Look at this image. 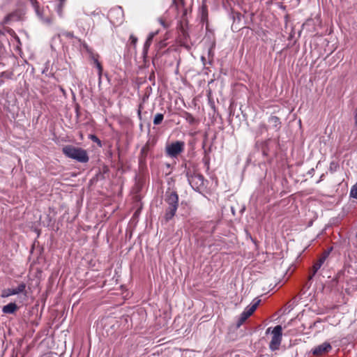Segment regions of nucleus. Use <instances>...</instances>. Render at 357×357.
<instances>
[{"mask_svg": "<svg viewBox=\"0 0 357 357\" xmlns=\"http://www.w3.org/2000/svg\"><path fill=\"white\" fill-rule=\"evenodd\" d=\"M165 202L168 204L165 210V219L169 221L175 215L178 207V195L175 191L167 190L165 192Z\"/></svg>", "mask_w": 357, "mask_h": 357, "instance_id": "f257e3e1", "label": "nucleus"}, {"mask_svg": "<svg viewBox=\"0 0 357 357\" xmlns=\"http://www.w3.org/2000/svg\"><path fill=\"white\" fill-rule=\"evenodd\" d=\"M62 151L68 158L75 160L79 162L86 163L89 160L86 151L79 147L67 145L63 147Z\"/></svg>", "mask_w": 357, "mask_h": 357, "instance_id": "f03ea898", "label": "nucleus"}, {"mask_svg": "<svg viewBox=\"0 0 357 357\" xmlns=\"http://www.w3.org/2000/svg\"><path fill=\"white\" fill-rule=\"evenodd\" d=\"M185 175L189 184L194 190L199 191L204 187V178L202 174L188 169Z\"/></svg>", "mask_w": 357, "mask_h": 357, "instance_id": "7ed1b4c3", "label": "nucleus"}, {"mask_svg": "<svg viewBox=\"0 0 357 357\" xmlns=\"http://www.w3.org/2000/svg\"><path fill=\"white\" fill-rule=\"evenodd\" d=\"M156 143V139L153 138H149L146 143L142 146L140 150V153L138 157L139 164L140 166H145L146 164V159L151 152L153 148L154 147Z\"/></svg>", "mask_w": 357, "mask_h": 357, "instance_id": "20e7f679", "label": "nucleus"}, {"mask_svg": "<svg viewBox=\"0 0 357 357\" xmlns=\"http://www.w3.org/2000/svg\"><path fill=\"white\" fill-rule=\"evenodd\" d=\"M185 143L181 141H176L165 148V153L170 158H177L178 155L184 151Z\"/></svg>", "mask_w": 357, "mask_h": 357, "instance_id": "39448f33", "label": "nucleus"}, {"mask_svg": "<svg viewBox=\"0 0 357 357\" xmlns=\"http://www.w3.org/2000/svg\"><path fill=\"white\" fill-rule=\"evenodd\" d=\"M282 328L280 325L275 326L271 331L272 338L269 343V348L271 350L275 351L278 349L282 341Z\"/></svg>", "mask_w": 357, "mask_h": 357, "instance_id": "423d86ee", "label": "nucleus"}, {"mask_svg": "<svg viewBox=\"0 0 357 357\" xmlns=\"http://www.w3.org/2000/svg\"><path fill=\"white\" fill-rule=\"evenodd\" d=\"M331 250H332V248L325 250L322 253L321 257L319 258V259L314 264L311 273L309 276V280H311L313 278V276L315 275V274L317 273L318 270H319L321 268V267L322 266V265L325 263V261H326L327 258L329 256V254H330Z\"/></svg>", "mask_w": 357, "mask_h": 357, "instance_id": "0eeeda50", "label": "nucleus"}, {"mask_svg": "<svg viewBox=\"0 0 357 357\" xmlns=\"http://www.w3.org/2000/svg\"><path fill=\"white\" fill-rule=\"evenodd\" d=\"M108 16L112 23H121L123 18V11L121 7L114 8L109 10Z\"/></svg>", "mask_w": 357, "mask_h": 357, "instance_id": "6e6552de", "label": "nucleus"}, {"mask_svg": "<svg viewBox=\"0 0 357 357\" xmlns=\"http://www.w3.org/2000/svg\"><path fill=\"white\" fill-rule=\"evenodd\" d=\"M26 289V284L24 282L20 283L17 288H9L2 291V297H8L10 296L16 295L20 293H23Z\"/></svg>", "mask_w": 357, "mask_h": 357, "instance_id": "1a4fd4ad", "label": "nucleus"}, {"mask_svg": "<svg viewBox=\"0 0 357 357\" xmlns=\"http://www.w3.org/2000/svg\"><path fill=\"white\" fill-rule=\"evenodd\" d=\"M331 345L328 342H324L314 348L312 354L315 356H321L331 350Z\"/></svg>", "mask_w": 357, "mask_h": 357, "instance_id": "9d476101", "label": "nucleus"}, {"mask_svg": "<svg viewBox=\"0 0 357 357\" xmlns=\"http://www.w3.org/2000/svg\"><path fill=\"white\" fill-rule=\"evenodd\" d=\"M17 309V306L15 303H10L6 305H4L2 308V312L5 314H13Z\"/></svg>", "mask_w": 357, "mask_h": 357, "instance_id": "9b49d317", "label": "nucleus"}, {"mask_svg": "<svg viewBox=\"0 0 357 357\" xmlns=\"http://www.w3.org/2000/svg\"><path fill=\"white\" fill-rule=\"evenodd\" d=\"M33 7L34 8L35 12L36 15L44 22L47 23H50V20L49 19H43V10H40L38 6V2L36 1L35 3L32 4Z\"/></svg>", "mask_w": 357, "mask_h": 357, "instance_id": "f8f14e48", "label": "nucleus"}, {"mask_svg": "<svg viewBox=\"0 0 357 357\" xmlns=\"http://www.w3.org/2000/svg\"><path fill=\"white\" fill-rule=\"evenodd\" d=\"M260 301H257L255 303H254L253 305H252L251 306H249L243 312L248 315V317H249L255 311V310L257 309V307L259 304Z\"/></svg>", "mask_w": 357, "mask_h": 357, "instance_id": "ddd939ff", "label": "nucleus"}, {"mask_svg": "<svg viewBox=\"0 0 357 357\" xmlns=\"http://www.w3.org/2000/svg\"><path fill=\"white\" fill-rule=\"evenodd\" d=\"M269 123H272L273 126L278 128L279 125L280 124V119L278 116H272L269 118Z\"/></svg>", "mask_w": 357, "mask_h": 357, "instance_id": "4468645a", "label": "nucleus"}, {"mask_svg": "<svg viewBox=\"0 0 357 357\" xmlns=\"http://www.w3.org/2000/svg\"><path fill=\"white\" fill-rule=\"evenodd\" d=\"M164 119V115L160 113H158L155 115L153 119V124L154 125H159L162 123Z\"/></svg>", "mask_w": 357, "mask_h": 357, "instance_id": "2eb2a0df", "label": "nucleus"}, {"mask_svg": "<svg viewBox=\"0 0 357 357\" xmlns=\"http://www.w3.org/2000/svg\"><path fill=\"white\" fill-rule=\"evenodd\" d=\"M184 117L185 120L190 124H194L196 121L195 119L190 113L185 112Z\"/></svg>", "mask_w": 357, "mask_h": 357, "instance_id": "dca6fc26", "label": "nucleus"}, {"mask_svg": "<svg viewBox=\"0 0 357 357\" xmlns=\"http://www.w3.org/2000/svg\"><path fill=\"white\" fill-rule=\"evenodd\" d=\"M248 318V315H246L243 312L240 316V318H239L238 322H237V327H240Z\"/></svg>", "mask_w": 357, "mask_h": 357, "instance_id": "f3484780", "label": "nucleus"}, {"mask_svg": "<svg viewBox=\"0 0 357 357\" xmlns=\"http://www.w3.org/2000/svg\"><path fill=\"white\" fill-rule=\"evenodd\" d=\"M350 195L351 197L357 199V183L352 186Z\"/></svg>", "mask_w": 357, "mask_h": 357, "instance_id": "a211bd4d", "label": "nucleus"}, {"mask_svg": "<svg viewBox=\"0 0 357 357\" xmlns=\"http://www.w3.org/2000/svg\"><path fill=\"white\" fill-rule=\"evenodd\" d=\"M61 34L62 36H66V38H74L73 33L70 32V31H63V32H61Z\"/></svg>", "mask_w": 357, "mask_h": 357, "instance_id": "6ab92c4d", "label": "nucleus"}, {"mask_svg": "<svg viewBox=\"0 0 357 357\" xmlns=\"http://www.w3.org/2000/svg\"><path fill=\"white\" fill-rule=\"evenodd\" d=\"M151 44V42H150V41H149L147 40L144 43V53L145 54H147L148 50H149Z\"/></svg>", "mask_w": 357, "mask_h": 357, "instance_id": "aec40b11", "label": "nucleus"}, {"mask_svg": "<svg viewBox=\"0 0 357 357\" xmlns=\"http://www.w3.org/2000/svg\"><path fill=\"white\" fill-rule=\"evenodd\" d=\"M89 137L93 142H96L100 146H101V142L96 135H91Z\"/></svg>", "mask_w": 357, "mask_h": 357, "instance_id": "412c9836", "label": "nucleus"}, {"mask_svg": "<svg viewBox=\"0 0 357 357\" xmlns=\"http://www.w3.org/2000/svg\"><path fill=\"white\" fill-rule=\"evenodd\" d=\"M130 40L131 45H132L134 47H135L137 42V38L135 37L134 35H130Z\"/></svg>", "mask_w": 357, "mask_h": 357, "instance_id": "4be33fe9", "label": "nucleus"}, {"mask_svg": "<svg viewBox=\"0 0 357 357\" xmlns=\"http://www.w3.org/2000/svg\"><path fill=\"white\" fill-rule=\"evenodd\" d=\"M15 16V15L14 13H11V14L6 15L4 19V22L8 23Z\"/></svg>", "mask_w": 357, "mask_h": 357, "instance_id": "5701e85b", "label": "nucleus"}, {"mask_svg": "<svg viewBox=\"0 0 357 357\" xmlns=\"http://www.w3.org/2000/svg\"><path fill=\"white\" fill-rule=\"evenodd\" d=\"M158 31H157L155 32L150 33L146 40L152 43L153 38H154V36L155 35L158 34Z\"/></svg>", "mask_w": 357, "mask_h": 357, "instance_id": "b1692460", "label": "nucleus"}, {"mask_svg": "<svg viewBox=\"0 0 357 357\" xmlns=\"http://www.w3.org/2000/svg\"><path fill=\"white\" fill-rule=\"evenodd\" d=\"M95 63H96V65L98 69L99 70V72L101 73V71L102 70L101 64L98 62V60H96Z\"/></svg>", "mask_w": 357, "mask_h": 357, "instance_id": "393cba45", "label": "nucleus"}, {"mask_svg": "<svg viewBox=\"0 0 357 357\" xmlns=\"http://www.w3.org/2000/svg\"><path fill=\"white\" fill-rule=\"evenodd\" d=\"M64 1L65 0H60V4H59V8H58V12L60 13L61 11V8L63 6V3H64Z\"/></svg>", "mask_w": 357, "mask_h": 357, "instance_id": "a878e982", "label": "nucleus"}, {"mask_svg": "<svg viewBox=\"0 0 357 357\" xmlns=\"http://www.w3.org/2000/svg\"><path fill=\"white\" fill-rule=\"evenodd\" d=\"M0 77L9 78L10 77H9V75L6 72H3V73H1Z\"/></svg>", "mask_w": 357, "mask_h": 357, "instance_id": "bb28decb", "label": "nucleus"}, {"mask_svg": "<svg viewBox=\"0 0 357 357\" xmlns=\"http://www.w3.org/2000/svg\"><path fill=\"white\" fill-rule=\"evenodd\" d=\"M158 21H159L160 24L162 26H165V27L166 26V24H165V21H164L162 18H159V19H158Z\"/></svg>", "mask_w": 357, "mask_h": 357, "instance_id": "cd10ccee", "label": "nucleus"}, {"mask_svg": "<svg viewBox=\"0 0 357 357\" xmlns=\"http://www.w3.org/2000/svg\"><path fill=\"white\" fill-rule=\"evenodd\" d=\"M29 1L31 2V5L36 2V0H29Z\"/></svg>", "mask_w": 357, "mask_h": 357, "instance_id": "c85d7f7f", "label": "nucleus"}, {"mask_svg": "<svg viewBox=\"0 0 357 357\" xmlns=\"http://www.w3.org/2000/svg\"><path fill=\"white\" fill-rule=\"evenodd\" d=\"M172 3L174 5L176 6V0H172Z\"/></svg>", "mask_w": 357, "mask_h": 357, "instance_id": "c756f323", "label": "nucleus"}, {"mask_svg": "<svg viewBox=\"0 0 357 357\" xmlns=\"http://www.w3.org/2000/svg\"><path fill=\"white\" fill-rule=\"evenodd\" d=\"M270 331H271V328H268L266 330V333H268L270 332Z\"/></svg>", "mask_w": 357, "mask_h": 357, "instance_id": "7c9ffc66", "label": "nucleus"}, {"mask_svg": "<svg viewBox=\"0 0 357 357\" xmlns=\"http://www.w3.org/2000/svg\"><path fill=\"white\" fill-rule=\"evenodd\" d=\"M77 25H79V20H77Z\"/></svg>", "mask_w": 357, "mask_h": 357, "instance_id": "2f4dec72", "label": "nucleus"}, {"mask_svg": "<svg viewBox=\"0 0 357 357\" xmlns=\"http://www.w3.org/2000/svg\"><path fill=\"white\" fill-rule=\"evenodd\" d=\"M138 114H139V115H140V114H141L140 110H139Z\"/></svg>", "mask_w": 357, "mask_h": 357, "instance_id": "473e14b6", "label": "nucleus"}]
</instances>
